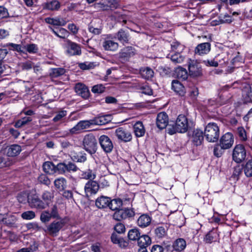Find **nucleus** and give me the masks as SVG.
<instances>
[{
	"instance_id": "obj_1",
	"label": "nucleus",
	"mask_w": 252,
	"mask_h": 252,
	"mask_svg": "<svg viewBox=\"0 0 252 252\" xmlns=\"http://www.w3.org/2000/svg\"><path fill=\"white\" fill-rule=\"evenodd\" d=\"M189 128L188 121L186 117L184 115L178 116L174 126L168 128V133L172 135L176 132L184 133L187 131Z\"/></svg>"
},
{
	"instance_id": "obj_2",
	"label": "nucleus",
	"mask_w": 252,
	"mask_h": 252,
	"mask_svg": "<svg viewBox=\"0 0 252 252\" xmlns=\"http://www.w3.org/2000/svg\"><path fill=\"white\" fill-rule=\"evenodd\" d=\"M204 136L209 142H217L220 136V128L217 124L210 123L204 129Z\"/></svg>"
},
{
	"instance_id": "obj_3",
	"label": "nucleus",
	"mask_w": 252,
	"mask_h": 252,
	"mask_svg": "<svg viewBox=\"0 0 252 252\" xmlns=\"http://www.w3.org/2000/svg\"><path fill=\"white\" fill-rule=\"evenodd\" d=\"M83 146L85 150L90 154H94L97 148V142L95 137L92 134L86 135L83 139Z\"/></svg>"
},
{
	"instance_id": "obj_4",
	"label": "nucleus",
	"mask_w": 252,
	"mask_h": 252,
	"mask_svg": "<svg viewBox=\"0 0 252 252\" xmlns=\"http://www.w3.org/2000/svg\"><path fill=\"white\" fill-rule=\"evenodd\" d=\"M64 225V220L63 219H59L50 223L47 226L46 228L44 229V231L50 235L57 236Z\"/></svg>"
},
{
	"instance_id": "obj_5",
	"label": "nucleus",
	"mask_w": 252,
	"mask_h": 252,
	"mask_svg": "<svg viewBox=\"0 0 252 252\" xmlns=\"http://www.w3.org/2000/svg\"><path fill=\"white\" fill-rule=\"evenodd\" d=\"M246 156V152L243 145L235 146L232 154L233 159L237 163H240L244 160Z\"/></svg>"
},
{
	"instance_id": "obj_6",
	"label": "nucleus",
	"mask_w": 252,
	"mask_h": 252,
	"mask_svg": "<svg viewBox=\"0 0 252 252\" xmlns=\"http://www.w3.org/2000/svg\"><path fill=\"white\" fill-rule=\"evenodd\" d=\"M115 134L118 139L121 142H128L132 139L131 132L126 128L119 127L115 130Z\"/></svg>"
},
{
	"instance_id": "obj_7",
	"label": "nucleus",
	"mask_w": 252,
	"mask_h": 252,
	"mask_svg": "<svg viewBox=\"0 0 252 252\" xmlns=\"http://www.w3.org/2000/svg\"><path fill=\"white\" fill-rule=\"evenodd\" d=\"M28 203L32 208L41 210L45 208V203H43V201L36 194L30 195L28 199Z\"/></svg>"
},
{
	"instance_id": "obj_8",
	"label": "nucleus",
	"mask_w": 252,
	"mask_h": 252,
	"mask_svg": "<svg viewBox=\"0 0 252 252\" xmlns=\"http://www.w3.org/2000/svg\"><path fill=\"white\" fill-rule=\"evenodd\" d=\"M188 68L189 73L192 77H198L202 75V68L199 63L194 60H190L189 63Z\"/></svg>"
},
{
	"instance_id": "obj_9",
	"label": "nucleus",
	"mask_w": 252,
	"mask_h": 252,
	"mask_svg": "<svg viewBox=\"0 0 252 252\" xmlns=\"http://www.w3.org/2000/svg\"><path fill=\"white\" fill-rule=\"evenodd\" d=\"M99 143L101 148L106 153H110L113 148V145L109 137L105 135H102L99 138Z\"/></svg>"
},
{
	"instance_id": "obj_10",
	"label": "nucleus",
	"mask_w": 252,
	"mask_h": 252,
	"mask_svg": "<svg viewBox=\"0 0 252 252\" xmlns=\"http://www.w3.org/2000/svg\"><path fill=\"white\" fill-rule=\"evenodd\" d=\"M134 215V212L132 210L129 209H120L115 212L113 215V218L117 220L126 219L127 218H130Z\"/></svg>"
},
{
	"instance_id": "obj_11",
	"label": "nucleus",
	"mask_w": 252,
	"mask_h": 252,
	"mask_svg": "<svg viewBox=\"0 0 252 252\" xmlns=\"http://www.w3.org/2000/svg\"><path fill=\"white\" fill-rule=\"evenodd\" d=\"M234 143V137L230 132H227L223 134L220 140V144L223 148L226 150L230 148Z\"/></svg>"
},
{
	"instance_id": "obj_12",
	"label": "nucleus",
	"mask_w": 252,
	"mask_h": 252,
	"mask_svg": "<svg viewBox=\"0 0 252 252\" xmlns=\"http://www.w3.org/2000/svg\"><path fill=\"white\" fill-rule=\"evenodd\" d=\"M99 185L96 182L93 180L88 181L84 187L86 196L89 197L96 193L99 189Z\"/></svg>"
},
{
	"instance_id": "obj_13",
	"label": "nucleus",
	"mask_w": 252,
	"mask_h": 252,
	"mask_svg": "<svg viewBox=\"0 0 252 252\" xmlns=\"http://www.w3.org/2000/svg\"><path fill=\"white\" fill-rule=\"evenodd\" d=\"M67 49L66 52L70 56L80 55L81 54V48L79 45L69 40L66 41Z\"/></svg>"
},
{
	"instance_id": "obj_14",
	"label": "nucleus",
	"mask_w": 252,
	"mask_h": 252,
	"mask_svg": "<svg viewBox=\"0 0 252 252\" xmlns=\"http://www.w3.org/2000/svg\"><path fill=\"white\" fill-rule=\"evenodd\" d=\"M92 125H93L92 120L81 121L70 129V132L71 133H75L78 131L88 128Z\"/></svg>"
},
{
	"instance_id": "obj_15",
	"label": "nucleus",
	"mask_w": 252,
	"mask_h": 252,
	"mask_svg": "<svg viewBox=\"0 0 252 252\" xmlns=\"http://www.w3.org/2000/svg\"><path fill=\"white\" fill-rule=\"evenodd\" d=\"M168 123V116L165 112H161L158 115L156 124L158 128L162 129L165 128L167 126Z\"/></svg>"
},
{
	"instance_id": "obj_16",
	"label": "nucleus",
	"mask_w": 252,
	"mask_h": 252,
	"mask_svg": "<svg viewBox=\"0 0 252 252\" xmlns=\"http://www.w3.org/2000/svg\"><path fill=\"white\" fill-rule=\"evenodd\" d=\"M134 49L130 46L124 48L119 54V58L122 61L126 62L134 55Z\"/></svg>"
},
{
	"instance_id": "obj_17",
	"label": "nucleus",
	"mask_w": 252,
	"mask_h": 252,
	"mask_svg": "<svg viewBox=\"0 0 252 252\" xmlns=\"http://www.w3.org/2000/svg\"><path fill=\"white\" fill-rule=\"evenodd\" d=\"M75 92L79 95L84 98H87L90 94V92L88 88L83 84L78 83L75 87Z\"/></svg>"
},
{
	"instance_id": "obj_18",
	"label": "nucleus",
	"mask_w": 252,
	"mask_h": 252,
	"mask_svg": "<svg viewBox=\"0 0 252 252\" xmlns=\"http://www.w3.org/2000/svg\"><path fill=\"white\" fill-rule=\"evenodd\" d=\"M61 7V3L57 0H52L42 4L44 10L49 11H58Z\"/></svg>"
},
{
	"instance_id": "obj_19",
	"label": "nucleus",
	"mask_w": 252,
	"mask_h": 252,
	"mask_svg": "<svg viewBox=\"0 0 252 252\" xmlns=\"http://www.w3.org/2000/svg\"><path fill=\"white\" fill-rule=\"evenodd\" d=\"M211 50V44L209 42H205L198 44L195 49V53L199 55L208 54Z\"/></svg>"
},
{
	"instance_id": "obj_20",
	"label": "nucleus",
	"mask_w": 252,
	"mask_h": 252,
	"mask_svg": "<svg viewBox=\"0 0 252 252\" xmlns=\"http://www.w3.org/2000/svg\"><path fill=\"white\" fill-rule=\"evenodd\" d=\"M204 139L203 132L202 130L195 129L192 134V142L196 146L200 145Z\"/></svg>"
},
{
	"instance_id": "obj_21",
	"label": "nucleus",
	"mask_w": 252,
	"mask_h": 252,
	"mask_svg": "<svg viewBox=\"0 0 252 252\" xmlns=\"http://www.w3.org/2000/svg\"><path fill=\"white\" fill-rule=\"evenodd\" d=\"M172 90L179 95L184 96L186 91L184 86L178 80H174L172 82Z\"/></svg>"
},
{
	"instance_id": "obj_22",
	"label": "nucleus",
	"mask_w": 252,
	"mask_h": 252,
	"mask_svg": "<svg viewBox=\"0 0 252 252\" xmlns=\"http://www.w3.org/2000/svg\"><path fill=\"white\" fill-rule=\"evenodd\" d=\"M117 2L116 0H113L110 4H105L102 2H98L94 4V7L99 10L107 11L112 8H116Z\"/></svg>"
},
{
	"instance_id": "obj_23",
	"label": "nucleus",
	"mask_w": 252,
	"mask_h": 252,
	"mask_svg": "<svg viewBox=\"0 0 252 252\" xmlns=\"http://www.w3.org/2000/svg\"><path fill=\"white\" fill-rule=\"evenodd\" d=\"M102 46L105 50L114 51L119 46L118 43L109 38H106L103 42Z\"/></svg>"
},
{
	"instance_id": "obj_24",
	"label": "nucleus",
	"mask_w": 252,
	"mask_h": 252,
	"mask_svg": "<svg viewBox=\"0 0 252 252\" xmlns=\"http://www.w3.org/2000/svg\"><path fill=\"white\" fill-rule=\"evenodd\" d=\"M137 224L141 228H145L149 226L151 222V217L147 214L141 215L137 220Z\"/></svg>"
},
{
	"instance_id": "obj_25",
	"label": "nucleus",
	"mask_w": 252,
	"mask_h": 252,
	"mask_svg": "<svg viewBox=\"0 0 252 252\" xmlns=\"http://www.w3.org/2000/svg\"><path fill=\"white\" fill-rule=\"evenodd\" d=\"M109 201V197L101 196L96 199L95 205L99 209H104L108 206Z\"/></svg>"
},
{
	"instance_id": "obj_26",
	"label": "nucleus",
	"mask_w": 252,
	"mask_h": 252,
	"mask_svg": "<svg viewBox=\"0 0 252 252\" xmlns=\"http://www.w3.org/2000/svg\"><path fill=\"white\" fill-rule=\"evenodd\" d=\"M133 130L135 136L138 137L144 136L145 133L144 126L143 123L140 121L137 122L134 125Z\"/></svg>"
},
{
	"instance_id": "obj_27",
	"label": "nucleus",
	"mask_w": 252,
	"mask_h": 252,
	"mask_svg": "<svg viewBox=\"0 0 252 252\" xmlns=\"http://www.w3.org/2000/svg\"><path fill=\"white\" fill-rule=\"evenodd\" d=\"M186 245V242L184 239L178 238L174 242L173 247L176 251L181 252L185 249Z\"/></svg>"
},
{
	"instance_id": "obj_28",
	"label": "nucleus",
	"mask_w": 252,
	"mask_h": 252,
	"mask_svg": "<svg viewBox=\"0 0 252 252\" xmlns=\"http://www.w3.org/2000/svg\"><path fill=\"white\" fill-rule=\"evenodd\" d=\"M41 197L43 203H45L46 208L52 202L54 197V193L49 191H45L43 192Z\"/></svg>"
},
{
	"instance_id": "obj_29",
	"label": "nucleus",
	"mask_w": 252,
	"mask_h": 252,
	"mask_svg": "<svg viewBox=\"0 0 252 252\" xmlns=\"http://www.w3.org/2000/svg\"><path fill=\"white\" fill-rule=\"evenodd\" d=\"M175 75L178 79L185 80L188 78V73L185 68L179 66L175 69Z\"/></svg>"
},
{
	"instance_id": "obj_30",
	"label": "nucleus",
	"mask_w": 252,
	"mask_h": 252,
	"mask_svg": "<svg viewBox=\"0 0 252 252\" xmlns=\"http://www.w3.org/2000/svg\"><path fill=\"white\" fill-rule=\"evenodd\" d=\"M123 202L121 199L118 198L113 200L110 199L108 207L113 211H118L122 206Z\"/></svg>"
},
{
	"instance_id": "obj_31",
	"label": "nucleus",
	"mask_w": 252,
	"mask_h": 252,
	"mask_svg": "<svg viewBox=\"0 0 252 252\" xmlns=\"http://www.w3.org/2000/svg\"><path fill=\"white\" fill-rule=\"evenodd\" d=\"M71 157L76 162H84L87 160L86 154L83 152L71 153Z\"/></svg>"
},
{
	"instance_id": "obj_32",
	"label": "nucleus",
	"mask_w": 252,
	"mask_h": 252,
	"mask_svg": "<svg viewBox=\"0 0 252 252\" xmlns=\"http://www.w3.org/2000/svg\"><path fill=\"white\" fill-rule=\"evenodd\" d=\"M140 73L142 78L149 80L154 76V71L150 67L142 68L140 70Z\"/></svg>"
},
{
	"instance_id": "obj_33",
	"label": "nucleus",
	"mask_w": 252,
	"mask_h": 252,
	"mask_svg": "<svg viewBox=\"0 0 252 252\" xmlns=\"http://www.w3.org/2000/svg\"><path fill=\"white\" fill-rule=\"evenodd\" d=\"M137 241L138 245L139 247H147L151 244V238L147 235H143L141 236H140Z\"/></svg>"
},
{
	"instance_id": "obj_34",
	"label": "nucleus",
	"mask_w": 252,
	"mask_h": 252,
	"mask_svg": "<svg viewBox=\"0 0 252 252\" xmlns=\"http://www.w3.org/2000/svg\"><path fill=\"white\" fill-rule=\"evenodd\" d=\"M22 149L18 145H11L8 149L7 155L9 157H15L20 154Z\"/></svg>"
},
{
	"instance_id": "obj_35",
	"label": "nucleus",
	"mask_w": 252,
	"mask_h": 252,
	"mask_svg": "<svg viewBox=\"0 0 252 252\" xmlns=\"http://www.w3.org/2000/svg\"><path fill=\"white\" fill-rule=\"evenodd\" d=\"M111 241L114 244L119 245V247L122 248H125L127 246V243L123 239L120 238L115 233H113L111 237Z\"/></svg>"
},
{
	"instance_id": "obj_36",
	"label": "nucleus",
	"mask_w": 252,
	"mask_h": 252,
	"mask_svg": "<svg viewBox=\"0 0 252 252\" xmlns=\"http://www.w3.org/2000/svg\"><path fill=\"white\" fill-rule=\"evenodd\" d=\"M43 169L45 172L50 174L56 173V165L51 161L45 162L43 164Z\"/></svg>"
},
{
	"instance_id": "obj_37",
	"label": "nucleus",
	"mask_w": 252,
	"mask_h": 252,
	"mask_svg": "<svg viewBox=\"0 0 252 252\" xmlns=\"http://www.w3.org/2000/svg\"><path fill=\"white\" fill-rule=\"evenodd\" d=\"M242 95L244 103H247L252 101V92L250 86L246 87L243 90Z\"/></svg>"
},
{
	"instance_id": "obj_38",
	"label": "nucleus",
	"mask_w": 252,
	"mask_h": 252,
	"mask_svg": "<svg viewBox=\"0 0 252 252\" xmlns=\"http://www.w3.org/2000/svg\"><path fill=\"white\" fill-rule=\"evenodd\" d=\"M118 40L123 43H127L129 40L128 33L123 30H120L117 33Z\"/></svg>"
},
{
	"instance_id": "obj_39",
	"label": "nucleus",
	"mask_w": 252,
	"mask_h": 252,
	"mask_svg": "<svg viewBox=\"0 0 252 252\" xmlns=\"http://www.w3.org/2000/svg\"><path fill=\"white\" fill-rule=\"evenodd\" d=\"M54 185L60 191L64 190L66 186V180L63 177L56 179L54 181Z\"/></svg>"
},
{
	"instance_id": "obj_40",
	"label": "nucleus",
	"mask_w": 252,
	"mask_h": 252,
	"mask_svg": "<svg viewBox=\"0 0 252 252\" xmlns=\"http://www.w3.org/2000/svg\"><path fill=\"white\" fill-rule=\"evenodd\" d=\"M65 72L63 68H54L50 69L49 74L52 78H57L64 74Z\"/></svg>"
},
{
	"instance_id": "obj_41",
	"label": "nucleus",
	"mask_w": 252,
	"mask_h": 252,
	"mask_svg": "<svg viewBox=\"0 0 252 252\" xmlns=\"http://www.w3.org/2000/svg\"><path fill=\"white\" fill-rule=\"evenodd\" d=\"M245 175L247 177H252V159L249 160L243 166Z\"/></svg>"
},
{
	"instance_id": "obj_42",
	"label": "nucleus",
	"mask_w": 252,
	"mask_h": 252,
	"mask_svg": "<svg viewBox=\"0 0 252 252\" xmlns=\"http://www.w3.org/2000/svg\"><path fill=\"white\" fill-rule=\"evenodd\" d=\"M67 115V111L65 110H61L58 112L53 119V121L55 123L62 122L64 120Z\"/></svg>"
},
{
	"instance_id": "obj_43",
	"label": "nucleus",
	"mask_w": 252,
	"mask_h": 252,
	"mask_svg": "<svg viewBox=\"0 0 252 252\" xmlns=\"http://www.w3.org/2000/svg\"><path fill=\"white\" fill-rule=\"evenodd\" d=\"M140 236V233L137 228L132 229L130 230L128 233V237L130 240H138Z\"/></svg>"
},
{
	"instance_id": "obj_44",
	"label": "nucleus",
	"mask_w": 252,
	"mask_h": 252,
	"mask_svg": "<svg viewBox=\"0 0 252 252\" xmlns=\"http://www.w3.org/2000/svg\"><path fill=\"white\" fill-rule=\"evenodd\" d=\"M171 60L175 63H181L184 60V57L179 52L171 55L170 57Z\"/></svg>"
},
{
	"instance_id": "obj_45",
	"label": "nucleus",
	"mask_w": 252,
	"mask_h": 252,
	"mask_svg": "<svg viewBox=\"0 0 252 252\" xmlns=\"http://www.w3.org/2000/svg\"><path fill=\"white\" fill-rule=\"evenodd\" d=\"M32 118L30 117H24V118L18 120L15 123L14 126L17 128L21 127L22 126L26 125L28 123L32 121Z\"/></svg>"
},
{
	"instance_id": "obj_46",
	"label": "nucleus",
	"mask_w": 252,
	"mask_h": 252,
	"mask_svg": "<svg viewBox=\"0 0 252 252\" xmlns=\"http://www.w3.org/2000/svg\"><path fill=\"white\" fill-rule=\"evenodd\" d=\"M93 125H104L108 122L104 116H99L92 119Z\"/></svg>"
},
{
	"instance_id": "obj_47",
	"label": "nucleus",
	"mask_w": 252,
	"mask_h": 252,
	"mask_svg": "<svg viewBox=\"0 0 252 252\" xmlns=\"http://www.w3.org/2000/svg\"><path fill=\"white\" fill-rule=\"evenodd\" d=\"M52 218L49 210L43 211L40 215V220L43 223L49 222Z\"/></svg>"
},
{
	"instance_id": "obj_48",
	"label": "nucleus",
	"mask_w": 252,
	"mask_h": 252,
	"mask_svg": "<svg viewBox=\"0 0 252 252\" xmlns=\"http://www.w3.org/2000/svg\"><path fill=\"white\" fill-rule=\"evenodd\" d=\"M49 212L53 219H57V220L62 219L59 214L58 208L56 205H54L51 208Z\"/></svg>"
},
{
	"instance_id": "obj_49",
	"label": "nucleus",
	"mask_w": 252,
	"mask_h": 252,
	"mask_svg": "<svg viewBox=\"0 0 252 252\" xmlns=\"http://www.w3.org/2000/svg\"><path fill=\"white\" fill-rule=\"evenodd\" d=\"M224 150L226 149L223 148L220 143L219 144H217L214 148V154L217 157H220L223 154Z\"/></svg>"
},
{
	"instance_id": "obj_50",
	"label": "nucleus",
	"mask_w": 252,
	"mask_h": 252,
	"mask_svg": "<svg viewBox=\"0 0 252 252\" xmlns=\"http://www.w3.org/2000/svg\"><path fill=\"white\" fill-rule=\"evenodd\" d=\"M16 221L17 218L14 216H11L7 218H5L4 221L2 222L8 226H12L15 225Z\"/></svg>"
},
{
	"instance_id": "obj_51",
	"label": "nucleus",
	"mask_w": 252,
	"mask_h": 252,
	"mask_svg": "<svg viewBox=\"0 0 252 252\" xmlns=\"http://www.w3.org/2000/svg\"><path fill=\"white\" fill-rule=\"evenodd\" d=\"M29 196L30 195L28 193L23 192L18 194L17 199L20 203L25 204L27 202H28Z\"/></svg>"
},
{
	"instance_id": "obj_52",
	"label": "nucleus",
	"mask_w": 252,
	"mask_h": 252,
	"mask_svg": "<svg viewBox=\"0 0 252 252\" xmlns=\"http://www.w3.org/2000/svg\"><path fill=\"white\" fill-rule=\"evenodd\" d=\"M217 235V234L216 231L212 230L209 232L206 235L205 238L206 242L208 243L212 242L214 240V239L216 238Z\"/></svg>"
},
{
	"instance_id": "obj_53",
	"label": "nucleus",
	"mask_w": 252,
	"mask_h": 252,
	"mask_svg": "<svg viewBox=\"0 0 252 252\" xmlns=\"http://www.w3.org/2000/svg\"><path fill=\"white\" fill-rule=\"evenodd\" d=\"M155 234L159 238H161L165 236L166 234V231L164 227L159 226L155 229Z\"/></svg>"
},
{
	"instance_id": "obj_54",
	"label": "nucleus",
	"mask_w": 252,
	"mask_h": 252,
	"mask_svg": "<svg viewBox=\"0 0 252 252\" xmlns=\"http://www.w3.org/2000/svg\"><path fill=\"white\" fill-rule=\"evenodd\" d=\"M11 164V162L9 160V158L7 156H0V166L5 167L9 166Z\"/></svg>"
},
{
	"instance_id": "obj_55",
	"label": "nucleus",
	"mask_w": 252,
	"mask_h": 252,
	"mask_svg": "<svg viewBox=\"0 0 252 252\" xmlns=\"http://www.w3.org/2000/svg\"><path fill=\"white\" fill-rule=\"evenodd\" d=\"M35 216V213L32 211H28L23 213L21 217L24 220H32Z\"/></svg>"
},
{
	"instance_id": "obj_56",
	"label": "nucleus",
	"mask_w": 252,
	"mask_h": 252,
	"mask_svg": "<svg viewBox=\"0 0 252 252\" xmlns=\"http://www.w3.org/2000/svg\"><path fill=\"white\" fill-rule=\"evenodd\" d=\"M219 22L220 24L223 23H230L232 22L231 17L228 14L224 15H220L219 17Z\"/></svg>"
},
{
	"instance_id": "obj_57",
	"label": "nucleus",
	"mask_w": 252,
	"mask_h": 252,
	"mask_svg": "<svg viewBox=\"0 0 252 252\" xmlns=\"http://www.w3.org/2000/svg\"><path fill=\"white\" fill-rule=\"evenodd\" d=\"M38 181L39 183L48 186L50 184V181L45 174H41L38 177Z\"/></svg>"
},
{
	"instance_id": "obj_58",
	"label": "nucleus",
	"mask_w": 252,
	"mask_h": 252,
	"mask_svg": "<svg viewBox=\"0 0 252 252\" xmlns=\"http://www.w3.org/2000/svg\"><path fill=\"white\" fill-rule=\"evenodd\" d=\"M50 28L55 35L61 38H64L66 34L67 33V31L63 28L60 29L59 32L55 31L52 28Z\"/></svg>"
},
{
	"instance_id": "obj_59",
	"label": "nucleus",
	"mask_w": 252,
	"mask_h": 252,
	"mask_svg": "<svg viewBox=\"0 0 252 252\" xmlns=\"http://www.w3.org/2000/svg\"><path fill=\"white\" fill-rule=\"evenodd\" d=\"M82 176L83 178L86 179H94L95 178V175L94 174L92 170H88L82 173Z\"/></svg>"
},
{
	"instance_id": "obj_60",
	"label": "nucleus",
	"mask_w": 252,
	"mask_h": 252,
	"mask_svg": "<svg viewBox=\"0 0 252 252\" xmlns=\"http://www.w3.org/2000/svg\"><path fill=\"white\" fill-rule=\"evenodd\" d=\"M237 132L241 140L245 141L247 139L246 132L243 127H238L237 128Z\"/></svg>"
},
{
	"instance_id": "obj_61",
	"label": "nucleus",
	"mask_w": 252,
	"mask_h": 252,
	"mask_svg": "<svg viewBox=\"0 0 252 252\" xmlns=\"http://www.w3.org/2000/svg\"><path fill=\"white\" fill-rule=\"evenodd\" d=\"M58 172L60 174L65 173L64 162H60L56 165V173Z\"/></svg>"
},
{
	"instance_id": "obj_62",
	"label": "nucleus",
	"mask_w": 252,
	"mask_h": 252,
	"mask_svg": "<svg viewBox=\"0 0 252 252\" xmlns=\"http://www.w3.org/2000/svg\"><path fill=\"white\" fill-rule=\"evenodd\" d=\"M105 87L102 85H94L92 89V91L94 93L100 94L104 91Z\"/></svg>"
},
{
	"instance_id": "obj_63",
	"label": "nucleus",
	"mask_w": 252,
	"mask_h": 252,
	"mask_svg": "<svg viewBox=\"0 0 252 252\" xmlns=\"http://www.w3.org/2000/svg\"><path fill=\"white\" fill-rule=\"evenodd\" d=\"M66 22L63 18H55L53 19V25L54 26H64Z\"/></svg>"
},
{
	"instance_id": "obj_64",
	"label": "nucleus",
	"mask_w": 252,
	"mask_h": 252,
	"mask_svg": "<svg viewBox=\"0 0 252 252\" xmlns=\"http://www.w3.org/2000/svg\"><path fill=\"white\" fill-rule=\"evenodd\" d=\"M26 49L30 53H35L38 51V47L34 44H30L26 46Z\"/></svg>"
}]
</instances>
